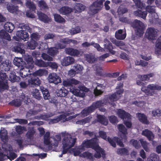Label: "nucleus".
<instances>
[{"instance_id":"4d7b16f0","label":"nucleus","mask_w":161,"mask_h":161,"mask_svg":"<svg viewBox=\"0 0 161 161\" xmlns=\"http://www.w3.org/2000/svg\"><path fill=\"white\" fill-rule=\"evenodd\" d=\"M133 0L135 4V5L137 8L142 9L145 7V4L142 3L140 0Z\"/></svg>"},{"instance_id":"a18cd8bd","label":"nucleus","mask_w":161,"mask_h":161,"mask_svg":"<svg viewBox=\"0 0 161 161\" xmlns=\"http://www.w3.org/2000/svg\"><path fill=\"white\" fill-rule=\"evenodd\" d=\"M128 9L124 6L120 5L119 7L117 12L119 14L121 15L127 13Z\"/></svg>"},{"instance_id":"4c0bfd02","label":"nucleus","mask_w":161,"mask_h":161,"mask_svg":"<svg viewBox=\"0 0 161 161\" xmlns=\"http://www.w3.org/2000/svg\"><path fill=\"white\" fill-rule=\"evenodd\" d=\"M5 29L9 32H11L14 28V25L9 22H6L4 26Z\"/></svg>"},{"instance_id":"3c124183","label":"nucleus","mask_w":161,"mask_h":161,"mask_svg":"<svg viewBox=\"0 0 161 161\" xmlns=\"http://www.w3.org/2000/svg\"><path fill=\"white\" fill-rule=\"evenodd\" d=\"M9 80L12 82L18 81L20 80V78L14 75V74L11 73L9 75Z\"/></svg>"},{"instance_id":"a878e982","label":"nucleus","mask_w":161,"mask_h":161,"mask_svg":"<svg viewBox=\"0 0 161 161\" xmlns=\"http://www.w3.org/2000/svg\"><path fill=\"white\" fill-rule=\"evenodd\" d=\"M39 19L44 23H47L51 21V19L46 15L41 12L37 13Z\"/></svg>"},{"instance_id":"864d4df0","label":"nucleus","mask_w":161,"mask_h":161,"mask_svg":"<svg viewBox=\"0 0 161 161\" xmlns=\"http://www.w3.org/2000/svg\"><path fill=\"white\" fill-rule=\"evenodd\" d=\"M103 106V103L102 101H98L96 103H94L91 106L92 108H93V110L101 106Z\"/></svg>"},{"instance_id":"dca6fc26","label":"nucleus","mask_w":161,"mask_h":161,"mask_svg":"<svg viewBox=\"0 0 161 161\" xmlns=\"http://www.w3.org/2000/svg\"><path fill=\"white\" fill-rule=\"evenodd\" d=\"M7 81V77L6 74L0 71V89L8 88Z\"/></svg>"},{"instance_id":"ddd939ff","label":"nucleus","mask_w":161,"mask_h":161,"mask_svg":"<svg viewBox=\"0 0 161 161\" xmlns=\"http://www.w3.org/2000/svg\"><path fill=\"white\" fill-rule=\"evenodd\" d=\"M11 66V63L8 60H4L2 56H0V69L2 71H8Z\"/></svg>"},{"instance_id":"20e7f679","label":"nucleus","mask_w":161,"mask_h":161,"mask_svg":"<svg viewBox=\"0 0 161 161\" xmlns=\"http://www.w3.org/2000/svg\"><path fill=\"white\" fill-rule=\"evenodd\" d=\"M24 58L27 63V64L20 68V75L22 78H25L29 75L31 77L32 74H30L29 68H32L33 67V61L32 58L28 55H25Z\"/></svg>"},{"instance_id":"774afa93","label":"nucleus","mask_w":161,"mask_h":161,"mask_svg":"<svg viewBox=\"0 0 161 161\" xmlns=\"http://www.w3.org/2000/svg\"><path fill=\"white\" fill-rule=\"evenodd\" d=\"M152 114L153 116H159L161 115V110L158 108L155 109L152 111Z\"/></svg>"},{"instance_id":"4468645a","label":"nucleus","mask_w":161,"mask_h":161,"mask_svg":"<svg viewBox=\"0 0 161 161\" xmlns=\"http://www.w3.org/2000/svg\"><path fill=\"white\" fill-rule=\"evenodd\" d=\"M47 80L49 83L57 85L61 82L60 77L55 73L50 74L48 77Z\"/></svg>"},{"instance_id":"39448f33","label":"nucleus","mask_w":161,"mask_h":161,"mask_svg":"<svg viewBox=\"0 0 161 161\" xmlns=\"http://www.w3.org/2000/svg\"><path fill=\"white\" fill-rule=\"evenodd\" d=\"M61 139V136L58 135H56L53 138L50 137L49 132H47L44 136V143L51 147L58 146Z\"/></svg>"},{"instance_id":"c03bdc74","label":"nucleus","mask_w":161,"mask_h":161,"mask_svg":"<svg viewBox=\"0 0 161 161\" xmlns=\"http://www.w3.org/2000/svg\"><path fill=\"white\" fill-rule=\"evenodd\" d=\"M55 20L57 22L62 23L65 22V20L62 18L60 15L58 14H53Z\"/></svg>"},{"instance_id":"0e129e2a","label":"nucleus","mask_w":161,"mask_h":161,"mask_svg":"<svg viewBox=\"0 0 161 161\" xmlns=\"http://www.w3.org/2000/svg\"><path fill=\"white\" fill-rule=\"evenodd\" d=\"M142 146L146 151H148L149 149L148 148V146L149 143L144 141L143 139H141L140 140Z\"/></svg>"},{"instance_id":"4be33fe9","label":"nucleus","mask_w":161,"mask_h":161,"mask_svg":"<svg viewBox=\"0 0 161 161\" xmlns=\"http://www.w3.org/2000/svg\"><path fill=\"white\" fill-rule=\"evenodd\" d=\"M117 127L119 131L122 133L123 137L121 136V138L124 141H125L126 139V136L127 134L126 129L122 124H120Z\"/></svg>"},{"instance_id":"473e14b6","label":"nucleus","mask_w":161,"mask_h":161,"mask_svg":"<svg viewBox=\"0 0 161 161\" xmlns=\"http://www.w3.org/2000/svg\"><path fill=\"white\" fill-rule=\"evenodd\" d=\"M59 13L62 14H69L72 11L71 8L67 7H64L59 9Z\"/></svg>"},{"instance_id":"2f4dec72","label":"nucleus","mask_w":161,"mask_h":161,"mask_svg":"<svg viewBox=\"0 0 161 161\" xmlns=\"http://www.w3.org/2000/svg\"><path fill=\"white\" fill-rule=\"evenodd\" d=\"M67 38L62 39L60 40V43L57 44L56 45V47L57 49H61L64 48L66 45L68 44V43L65 42L67 41Z\"/></svg>"},{"instance_id":"f257e3e1","label":"nucleus","mask_w":161,"mask_h":161,"mask_svg":"<svg viewBox=\"0 0 161 161\" xmlns=\"http://www.w3.org/2000/svg\"><path fill=\"white\" fill-rule=\"evenodd\" d=\"M91 148L96 151V153L94 155V156L96 158H100L101 157V154L103 156H104L105 155L104 151L98 144V140L96 137H94L93 139L83 142L81 146L73 151L74 154L75 156L79 155L92 160L93 157L91 153L86 152L80 154L81 152L84 150L85 148Z\"/></svg>"},{"instance_id":"f3484780","label":"nucleus","mask_w":161,"mask_h":161,"mask_svg":"<svg viewBox=\"0 0 161 161\" xmlns=\"http://www.w3.org/2000/svg\"><path fill=\"white\" fill-rule=\"evenodd\" d=\"M81 82L74 78H71L64 80L63 82L64 86L66 87H73V85H80Z\"/></svg>"},{"instance_id":"ea45409f","label":"nucleus","mask_w":161,"mask_h":161,"mask_svg":"<svg viewBox=\"0 0 161 161\" xmlns=\"http://www.w3.org/2000/svg\"><path fill=\"white\" fill-rule=\"evenodd\" d=\"M32 94L34 98L38 100H40L41 98L39 90L37 89H34L32 92Z\"/></svg>"},{"instance_id":"7ed1b4c3","label":"nucleus","mask_w":161,"mask_h":161,"mask_svg":"<svg viewBox=\"0 0 161 161\" xmlns=\"http://www.w3.org/2000/svg\"><path fill=\"white\" fill-rule=\"evenodd\" d=\"M62 135L63 136L62 142L63 153L65 154L70 148L74 146L76 139L72 138L71 135L68 133H63Z\"/></svg>"},{"instance_id":"6e6d98bb","label":"nucleus","mask_w":161,"mask_h":161,"mask_svg":"<svg viewBox=\"0 0 161 161\" xmlns=\"http://www.w3.org/2000/svg\"><path fill=\"white\" fill-rule=\"evenodd\" d=\"M26 5L27 7L31 9L33 11H35L36 7L33 2L30 1H27L26 3Z\"/></svg>"},{"instance_id":"aec40b11","label":"nucleus","mask_w":161,"mask_h":161,"mask_svg":"<svg viewBox=\"0 0 161 161\" xmlns=\"http://www.w3.org/2000/svg\"><path fill=\"white\" fill-rule=\"evenodd\" d=\"M13 62L15 65L20 68L27 64L26 62L25 63L22 58L18 57H15L14 58Z\"/></svg>"},{"instance_id":"72a5a7b5","label":"nucleus","mask_w":161,"mask_h":161,"mask_svg":"<svg viewBox=\"0 0 161 161\" xmlns=\"http://www.w3.org/2000/svg\"><path fill=\"white\" fill-rule=\"evenodd\" d=\"M40 89L42 92L44 99L45 100L48 99L50 97V94L48 90L42 86L40 87Z\"/></svg>"},{"instance_id":"49530a36","label":"nucleus","mask_w":161,"mask_h":161,"mask_svg":"<svg viewBox=\"0 0 161 161\" xmlns=\"http://www.w3.org/2000/svg\"><path fill=\"white\" fill-rule=\"evenodd\" d=\"M57 47H51L48 49L47 53L51 56H54L58 52Z\"/></svg>"},{"instance_id":"c756f323","label":"nucleus","mask_w":161,"mask_h":161,"mask_svg":"<svg viewBox=\"0 0 161 161\" xmlns=\"http://www.w3.org/2000/svg\"><path fill=\"white\" fill-rule=\"evenodd\" d=\"M115 36L118 39L123 40L126 37V34L125 33H123L122 30H119L116 32Z\"/></svg>"},{"instance_id":"0eeeda50","label":"nucleus","mask_w":161,"mask_h":161,"mask_svg":"<svg viewBox=\"0 0 161 161\" xmlns=\"http://www.w3.org/2000/svg\"><path fill=\"white\" fill-rule=\"evenodd\" d=\"M156 7L154 6L148 5L146 6V11L149 13L148 17L149 21L152 23H155L158 18V15L156 12Z\"/></svg>"},{"instance_id":"6e6552de","label":"nucleus","mask_w":161,"mask_h":161,"mask_svg":"<svg viewBox=\"0 0 161 161\" xmlns=\"http://www.w3.org/2000/svg\"><path fill=\"white\" fill-rule=\"evenodd\" d=\"M132 26L135 29L136 35L140 36L142 35L143 31L146 27V25L137 19H135L133 21Z\"/></svg>"},{"instance_id":"b1692460","label":"nucleus","mask_w":161,"mask_h":161,"mask_svg":"<svg viewBox=\"0 0 161 161\" xmlns=\"http://www.w3.org/2000/svg\"><path fill=\"white\" fill-rule=\"evenodd\" d=\"M137 117L139 120L141 122L146 124H148L149 121L147 117L143 114L138 113L136 114Z\"/></svg>"},{"instance_id":"09e8293b","label":"nucleus","mask_w":161,"mask_h":161,"mask_svg":"<svg viewBox=\"0 0 161 161\" xmlns=\"http://www.w3.org/2000/svg\"><path fill=\"white\" fill-rule=\"evenodd\" d=\"M15 130L19 134H21L24 131H26L27 129L26 127L21 126H16L15 128Z\"/></svg>"},{"instance_id":"bf43d9fd","label":"nucleus","mask_w":161,"mask_h":161,"mask_svg":"<svg viewBox=\"0 0 161 161\" xmlns=\"http://www.w3.org/2000/svg\"><path fill=\"white\" fill-rule=\"evenodd\" d=\"M158 160V155L154 153L151 154L150 157L147 158V161H157Z\"/></svg>"},{"instance_id":"6ab92c4d","label":"nucleus","mask_w":161,"mask_h":161,"mask_svg":"<svg viewBox=\"0 0 161 161\" xmlns=\"http://www.w3.org/2000/svg\"><path fill=\"white\" fill-rule=\"evenodd\" d=\"M117 115L120 118L124 120L131 119L130 114L121 109H118L116 111Z\"/></svg>"},{"instance_id":"f704fd0d","label":"nucleus","mask_w":161,"mask_h":161,"mask_svg":"<svg viewBox=\"0 0 161 161\" xmlns=\"http://www.w3.org/2000/svg\"><path fill=\"white\" fill-rule=\"evenodd\" d=\"M85 9V6L80 3L77 4L75 7V9L73 12L74 11L75 13H80L83 11Z\"/></svg>"},{"instance_id":"69168bd1","label":"nucleus","mask_w":161,"mask_h":161,"mask_svg":"<svg viewBox=\"0 0 161 161\" xmlns=\"http://www.w3.org/2000/svg\"><path fill=\"white\" fill-rule=\"evenodd\" d=\"M15 143L17 144L20 148H22L24 146L23 141L21 137H19L15 140Z\"/></svg>"},{"instance_id":"412c9836","label":"nucleus","mask_w":161,"mask_h":161,"mask_svg":"<svg viewBox=\"0 0 161 161\" xmlns=\"http://www.w3.org/2000/svg\"><path fill=\"white\" fill-rule=\"evenodd\" d=\"M75 61L74 58L71 57H64L61 60V64L64 66H68L74 63Z\"/></svg>"},{"instance_id":"1a4fd4ad","label":"nucleus","mask_w":161,"mask_h":161,"mask_svg":"<svg viewBox=\"0 0 161 161\" xmlns=\"http://www.w3.org/2000/svg\"><path fill=\"white\" fill-rule=\"evenodd\" d=\"M142 91L145 92L148 96H153L154 92H151L152 91L161 90V86L157 84H152L148 85L147 86H143L141 88Z\"/></svg>"},{"instance_id":"8fccbe9b","label":"nucleus","mask_w":161,"mask_h":161,"mask_svg":"<svg viewBox=\"0 0 161 161\" xmlns=\"http://www.w3.org/2000/svg\"><path fill=\"white\" fill-rule=\"evenodd\" d=\"M91 106L88 108H86L84 109L82 112L81 113L84 116H87L89 113L92 112L93 110V108Z\"/></svg>"},{"instance_id":"a19ab883","label":"nucleus","mask_w":161,"mask_h":161,"mask_svg":"<svg viewBox=\"0 0 161 161\" xmlns=\"http://www.w3.org/2000/svg\"><path fill=\"white\" fill-rule=\"evenodd\" d=\"M37 43L34 40H32L30 42H27L28 47L29 49H34L35 48L36 46H38Z\"/></svg>"},{"instance_id":"603ef678","label":"nucleus","mask_w":161,"mask_h":161,"mask_svg":"<svg viewBox=\"0 0 161 161\" xmlns=\"http://www.w3.org/2000/svg\"><path fill=\"white\" fill-rule=\"evenodd\" d=\"M91 118V117H87L84 119L76 121V124L81 125H84L86 123L89 122L90 121Z\"/></svg>"},{"instance_id":"e433bc0d","label":"nucleus","mask_w":161,"mask_h":161,"mask_svg":"<svg viewBox=\"0 0 161 161\" xmlns=\"http://www.w3.org/2000/svg\"><path fill=\"white\" fill-rule=\"evenodd\" d=\"M0 38L7 40L9 41L11 40L10 36L8 33L3 30H2L0 31Z\"/></svg>"},{"instance_id":"393cba45","label":"nucleus","mask_w":161,"mask_h":161,"mask_svg":"<svg viewBox=\"0 0 161 161\" xmlns=\"http://www.w3.org/2000/svg\"><path fill=\"white\" fill-rule=\"evenodd\" d=\"M93 86H96V87L94 90V92L95 96H98L101 94L103 92L102 91V85L97 83H94Z\"/></svg>"},{"instance_id":"58836bf2","label":"nucleus","mask_w":161,"mask_h":161,"mask_svg":"<svg viewBox=\"0 0 161 161\" xmlns=\"http://www.w3.org/2000/svg\"><path fill=\"white\" fill-rule=\"evenodd\" d=\"M97 118L98 122L104 125H107L108 121L105 116L101 115H98L97 116Z\"/></svg>"},{"instance_id":"338daca9","label":"nucleus","mask_w":161,"mask_h":161,"mask_svg":"<svg viewBox=\"0 0 161 161\" xmlns=\"http://www.w3.org/2000/svg\"><path fill=\"white\" fill-rule=\"evenodd\" d=\"M34 132L33 130L29 131L26 134V139L28 141H30L32 139Z\"/></svg>"},{"instance_id":"cd10ccee","label":"nucleus","mask_w":161,"mask_h":161,"mask_svg":"<svg viewBox=\"0 0 161 161\" xmlns=\"http://www.w3.org/2000/svg\"><path fill=\"white\" fill-rule=\"evenodd\" d=\"M155 53L158 55L161 56V41L158 40L156 42Z\"/></svg>"},{"instance_id":"5701e85b","label":"nucleus","mask_w":161,"mask_h":161,"mask_svg":"<svg viewBox=\"0 0 161 161\" xmlns=\"http://www.w3.org/2000/svg\"><path fill=\"white\" fill-rule=\"evenodd\" d=\"M142 134L146 136L149 141H152L154 138V136L153 133L147 129L143 130Z\"/></svg>"},{"instance_id":"bb28decb","label":"nucleus","mask_w":161,"mask_h":161,"mask_svg":"<svg viewBox=\"0 0 161 161\" xmlns=\"http://www.w3.org/2000/svg\"><path fill=\"white\" fill-rule=\"evenodd\" d=\"M48 73V72L47 70L42 69L36 71L32 74V75L35 76H41L47 75Z\"/></svg>"},{"instance_id":"423d86ee","label":"nucleus","mask_w":161,"mask_h":161,"mask_svg":"<svg viewBox=\"0 0 161 161\" xmlns=\"http://www.w3.org/2000/svg\"><path fill=\"white\" fill-rule=\"evenodd\" d=\"M99 136L102 138L106 141L107 140L111 145L113 147H116L115 142H116L117 144L120 147H122L123 146L122 142L117 137H114L113 140L112 139L109 137H108L107 139L106 133L104 131H99Z\"/></svg>"},{"instance_id":"9d476101","label":"nucleus","mask_w":161,"mask_h":161,"mask_svg":"<svg viewBox=\"0 0 161 161\" xmlns=\"http://www.w3.org/2000/svg\"><path fill=\"white\" fill-rule=\"evenodd\" d=\"M103 3L102 0H97L90 7L89 13L92 14L97 13L103 7Z\"/></svg>"},{"instance_id":"052dcab7","label":"nucleus","mask_w":161,"mask_h":161,"mask_svg":"<svg viewBox=\"0 0 161 161\" xmlns=\"http://www.w3.org/2000/svg\"><path fill=\"white\" fill-rule=\"evenodd\" d=\"M112 42L114 44L117 46L119 47L121 49H124V48H123L121 47L124 46V47H125V45L124 42L122 41L114 40L113 41H112Z\"/></svg>"},{"instance_id":"c9c22d12","label":"nucleus","mask_w":161,"mask_h":161,"mask_svg":"<svg viewBox=\"0 0 161 161\" xmlns=\"http://www.w3.org/2000/svg\"><path fill=\"white\" fill-rule=\"evenodd\" d=\"M7 9L10 13L16 14L18 12V8L16 6H14L11 3H8L7 5Z\"/></svg>"},{"instance_id":"f8f14e48","label":"nucleus","mask_w":161,"mask_h":161,"mask_svg":"<svg viewBox=\"0 0 161 161\" xmlns=\"http://www.w3.org/2000/svg\"><path fill=\"white\" fill-rule=\"evenodd\" d=\"M78 89H70V92L74 95L81 97H83L85 92L88 91V89L83 86H79L78 87Z\"/></svg>"},{"instance_id":"c85d7f7f","label":"nucleus","mask_w":161,"mask_h":161,"mask_svg":"<svg viewBox=\"0 0 161 161\" xmlns=\"http://www.w3.org/2000/svg\"><path fill=\"white\" fill-rule=\"evenodd\" d=\"M68 91L64 87H62L56 91L57 96L60 97H64L68 94Z\"/></svg>"},{"instance_id":"a211bd4d","label":"nucleus","mask_w":161,"mask_h":161,"mask_svg":"<svg viewBox=\"0 0 161 161\" xmlns=\"http://www.w3.org/2000/svg\"><path fill=\"white\" fill-rule=\"evenodd\" d=\"M124 92L123 89L117 90L116 92L109 96V99L111 101H116L121 97Z\"/></svg>"},{"instance_id":"e2e57ef3","label":"nucleus","mask_w":161,"mask_h":161,"mask_svg":"<svg viewBox=\"0 0 161 161\" xmlns=\"http://www.w3.org/2000/svg\"><path fill=\"white\" fill-rule=\"evenodd\" d=\"M117 153L120 155H127L128 154V150L125 148H119L117 150Z\"/></svg>"},{"instance_id":"de8ad7c7","label":"nucleus","mask_w":161,"mask_h":161,"mask_svg":"<svg viewBox=\"0 0 161 161\" xmlns=\"http://www.w3.org/2000/svg\"><path fill=\"white\" fill-rule=\"evenodd\" d=\"M85 57L86 60L90 63H93L96 60L95 57L93 55L86 54L85 55Z\"/></svg>"},{"instance_id":"7c9ffc66","label":"nucleus","mask_w":161,"mask_h":161,"mask_svg":"<svg viewBox=\"0 0 161 161\" xmlns=\"http://www.w3.org/2000/svg\"><path fill=\"white\" fill-rule=\"evenodd\" d=\"M134 14L137 16L141 17L144 19H145L147 13L146 11H142L141 10H138L134 12Z\"/></svg>"},{"instance_id":"2eb2a0df","label":"nucleus","mask_w":161,"mask_h":161,"mask_svg":"<svg viewBox=\"0 0 161 161\" xmlns=\"http://www.w3.org/2000/svg\"><path fill=\"white\" fill-rule=\"evenodd\" d=\"M158 31L153 28H148L146 33L147 37L149 40H154L158 35Z\"/></svg>"},{"instance_id":"13d9d810","label":"nucleus","mask_w":161,"mask_h":161,"mask_svg":"<svg viewBox=\"0 0 161 161\" xmlns=\"http://www.w3.org/2000/svg\"><path fill=\"white\" fill-rule=\"evenodd\" d=\"M81 29L79 27H77L75 28H72L69 30V32L71 35H74L80 32Z\"/></svg>"},{"instance_id":"f03ea898","label":"nucleus","mask_w":161,"mask_h":161,"mask_svg":"<svg viewBox=\"0 0 161 161\" xmlns=\"http://www.w3.org/2000/svg\"><path fill=\"white\" fill-rule=\"evenodd\" d=\"M31 27V25L30 24H19V28L21 29L18 30L17 32L16 36H14L13 37V39L18 41H19L21 40L24 41H27L29 39V35L24 29L27 30L30 33H31L33 31Z\"/></svg>"},{"instance_id":"680f3d73","label":"nucleus","mask_w":161,"mask_h":161,"mask_svg":"<svg viewBox=\"0 0 161 161\" xmlns=\"http://www.w3.org/2000/svg\"><path fill=\"white\" fill-rule=\"evenodd\" d=\"M38 6L41 9H45L47 8V5L45 2L43 0H41L38 2Z\"/></svg>"},{"instance_id":"79ce46f5","label":"nucleus","mask_w":161,"mask_h":161,"mask_svg":"<svg viewBox=\"0 0 161 161\" xmlns=\"http://www.w3.org/2000/svg\"><path fill=\"white\" fill-rule=\"evenodd\" d=\"M153 73H151L146 75H139L138 77L141 80L145 81L148 80L150 77H153Z\"/></svg>"},{"instance_id":"5fc2aeb1","label":"nucleus","mask_w":161,"mask_h":161,"mask_svg":"<svg viewBox=\"0 0 161 161\" xmlns=\"http://www.w3.org/2000/svg\"><path fill=\"white\" fill-rule=\"evenodd\" d=\"M74 67L76 74L81 73L83 69V67L80 64H75Z\"/></svg>"},{"instance_id":"9b49d317","label":"nucleus","mask_w":161,"mask_h":161,"mask_svg":"<svg viewBox=\"0 0 161 161\" xmlns=\"http://www.w3.org/2000/svg\"><path fill=\"white\" fill-rule=\"evenodd\" d=\"M70 113H67L62 114L56 119H51L50 122L52 123H54L58 122L60 120L64 122L75 118L77 116V115L70 116Z\"/></svg>"},{"instance_id":"37998d69","label":"nucleus","mask_w":161,"mask_h":161,"mask_svg":"<svg viewBox=\"0 0 161 161\" xmlns=\"http://www.w3.org/2000/svg\"><path fill=\"white\" fill-rule=\"evenodd\" d=\"M36 65L39 67H47V62H45L42 59H36L35 62Z\"/></svg>"}]
</instances>
